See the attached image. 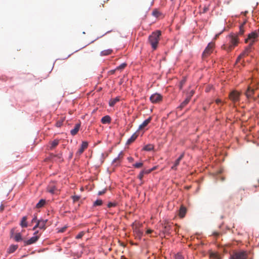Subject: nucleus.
<instances>
[{
  "label": "nucleus",
  "instance_id": "1",
  "mask_svg": "<svg viewBox=\"0 0 259 259\" xmlns=\"http://www.w3.org/2000/svg\"><path fill=\"white\" fill-rule=\"evenodd\" d=\"M161 33L159 30H156L153 32L148 37V43L151 45L153 50H155L157 48L160 36Z\"/></svg>",
  "mask_w": 259,
  "mask_h": 259
},
{
  "label": "nucleus",
  "instance_id": "2",
  "mask_svg": "<svg viewBox=\"0 0 259 259\" xmlns=\"http://www.w3.org/2000/svg\"><path fill=\"white\" fill-rule=\"evenodd\" d=\"M229 44L227 45H223L222 48L228 52L232 50L234 48L237 46L239 40L238 38V35L236 34H231L228 36Z\"/></svg>",
  "mask_w": 259,
  "mask_h": 259
},
{
  "label": "nucleus",
  "instance_id": "3",
  "mask_svg": "<svg viewBox=\"0 0 259 259\" xmlns=\"http://www.w3.org/2000/svg\"><path fill=\"white\" fill-rule=\"evenodd\" d=\"M258 36L257 31H253L248 34L247 38L245 39V42H249V45L252 46Z\"/></svg>",
  "mask_w": 259,
  "mask_h": 259
},
{
  "label": "nucleus",
  "instance_id": "4",
  "mask_svg": "<svg viewBox=\"0 0 259 259\" xmlns=\"http://www.w3.org/2000/svg\"><path fill=\"white\" fill-rule=\"evenodd\" d=\"M247 257L245 251H240L234 252L230 256V259H246Z\"/></svg>",
  "mask_w": 259,
  "mask_h": 259
},
{
  "label": "nucleus",
  "instance_id": "5",
  "mask_svg": "<svg viewBox=\"0 0 259 259\" xmlns=\"http://www.w3.org/2000/svg\"><path fill=\"white\" fill-rule=\"evenodd\" d=\"M214 46V45L212 42H209L208 44L202 55V57L203 59L207 58L211 54V53L212 52Z\"/></svg>",
  "mask_w": 259,
  "mask_h": 259
},
{
  "label": "nucleus",
  "instance_id": "6",
  "mask_svg": "<svg viewBox=\"0 0 259 259\" xmlns=\"http://www.w3.org/2000/svg\"><path fill=\"white\" fill-rule=\"evenodd\" d=\"M240 93L233 91L230 93L229 98L234 103H236L240 101Z\"/></svg>",
  "mask_w": 259,
  "mask_h": 259
},
{
  "label": "nucleus",
  "instance_id": "7",
  "mask_svg": "<svg viewBox=\"0 0 259 259\" xmlns=\"http://www.w3.org/2000/svg\"><path fill=\"white\" fill-rule=\"evenodd\" d=\"M38 233V231L35 232L34 233V236L32 237L31 238H30L29 239H28L27 240H25L24 241V245H30L31 244L35 243L38 240V239H39V238L40 237V234L38 235H37Z\"/></svg>",
  "mask_w": 259,
  "mask_h": 259
},
{
  "label": "nucleus",
  "instance_id": "8",
  "mask_svg": "<svg viewBox=\"0 0 259 259\" xmlns=\"http://www.w3.org/2000/svg\"><path fill=\"white\" fill-rule=\"evenodd\" d=\"M150 100L153 103H158L162 100V96L158 93H155L151 96Z\"/></svg>",
  "mask_w": 259,
  "mask_h": 259
},
{
  "label": "nucleus",
  "instance_id": "9",
  "mask_svg": "<svg viewBox=\"0 0 259 259\" xmlns=\"http://www.w3.org/2000/svg\"><path fill=\"white\" fill-rule=\"evenodd\" d=\"M88 147V143L85 141H83L82 142L80 147L79 148L78 151L76 153V154L78 155H81L85 149H86Z\"/></svg>",
  "mask_w": 259,
  "mask_h": 259
},
{
  "label": "nucleus",
  "instance_id": "10",
  "mask_svg": "<svg viewBox=\"0 0 259 259\" xmlns=\"http://www.w3.org/2000/svg\"><path fill=\"white\" fill-rule=\"evenodd\" d=\"M255 90L253 89H252L250 87H248L247 91H246L245 94L247 98L250 99L253 97V95L254 94Z\"/></svg>",
  "mask_w": 259,
  "mask_h": 259
},
{
  "label": "nucleus",
  "instance_id": "11",
  "mask_svg": "<svg viewBox=\"0 0 259 259\" xmlns=\"http://www.w3.org/2000/svg\"><path fill=\"white\" fill-rule=\"evenodd\" d=\"M251 46L248 45V46L245 48V50L239 56V58H242L245 56H247L252 49Z\"/></svg>",
  "mask_w": 259,
  "mask_h": 259
},
{
  "label": "nucleus",
  "instance_id": "12",
  "mask_svg": "<svg viewBox=\"0 0 259 259\" xmlns=\"http://www.w3.org/2000/svg\"><path fill=\"white\" fill-rule=\"evenodd\" d=\"M184 156V153L181 154L179 157L175 161L174 165L171 167V168L174 170L177 169V166L179 165L180 161L183 158Z\"/></svg>",
  "mask_w": 259,
  "mask_h": 259
},
{
  "label": "nucleus",
  "instance_id": "13",
  "mask_svg": "<svg viewBox=\"0 0 259 259\" xmlns=\"http://www.w3.org/2000/svg\"><path fill=\"white\" fill-rule=\"evenodd\" d=\"M171 224H169L168 223L166 224L165 226L164 227V229L163 230V232L164 233V234H170L171 232Z\"/></svg>",
  "mask_w": 259,
  "mask_h": 259
},
{
  "label": "nucleus",
  "instance_id": "14",
  "mask_svg": "<svg viewBox=\"0 0 259 259\" xmlns=\"http://www.w3.org/2000/svg\"><path fill=\"white\" fill-rule=\"evenodd\" d=\"M152 118L151 117H149L148 119H146L140 125L139 127V130H142L146 127L151 121Z\"/></svg>",
  "mask_w": 259,
  "mask_h": 259
},
{
  "label": "nucleus",
  "instance_id": "15",
  "mask_svg": "<svg viewBox=\"0 0 259 259\" xmlns=\"http://www.w3.org/2000/svg\"><path fill=\"white\" fill-rule=\"evenodd\" d=\"M191 99V97H187V98L181 104V105L178 107V109L182 110L184 107H185L189 102Z\"/></svg>",
  "mask_w": 259,
  "mask_h": 259
},
{
  "label": "nucleus",
  "instance_id": "16",
  "mask_svg": "<svg viewBox=\"0 0 259 259\" xmlns=\"http://www.w3.org/2000/svg\"><path fill=\"white\" fill-rule=\"evenodd\" d=\"M48 220H38V226H39V229L45 230L46 228V224Z\"/></svg>",
  "mask_w": 259,
  "mask_h": 259
},
{
  "label": "nucleus",
  "instance_id": "17",
  "mask_svg": "<svg viewBox=\"0 0 259 259\" xmlns=\"http://www.w3.org/2000/svg\"><path fill=\"white\" fill-rule=\"evenodd\" d=\"M80 127V124L77 123L75 125V127L71 130L70 133L72 136H74L76 135V134L78 133L79 129Z\"/></svg>",
  "mask_w": 259,
  "mask_h": 259
},
{
  "label": "nucleus",
  "instance_id": "18",
  "mask_svg": "<svg viewBox=\"0 0 259 259\" xmlns=\"http://www.w3.org/2000/svg\"><path fill=\"white\" fill-rule=\"evenodd\" d=\"M186 211H187L186 208L185 207H184V206L182 205L179 210V216L181 218H184L185 215Z\"/></svg>",
  "mask_w": 259,
  "mask_h": 259
},
{
  "label": "nucleus",
  "instance_id": "19",
  "mask_svg": "<svg viewBox=\"0 0 259 259\" xmlns=\"http://www.w3.org/2000/svg\"><path fill=\"white\" fill-rule=\"evenodd\" d=\"M111 117L109 115H106L101 119V122L103 124L109 123L111 122Z\"/></svg>",
  "mask_w": 259,
  "mask_h": 259
},
{
  "label": "nucleus",
  "instance_id": "20",
  "mask_svg": "<svg viewBox=\"0 0 259 259\" xmlns=\"http://www.w3.org/2000/svg\"><path fill=\"white\" fill-rule=\"evenodd\" d=\"M120 99L119 97H117L115 98L111 99L109 101V106L111 107H113L117 102H118L119 101Z\"/></svg>",
  "mask_w": 259,
  "mask_h": 259
},
{
  "label": "nucleus",
  "instance_id": "21",
  "mask_svg": "<svg viewBox=\"0 0 259 259\" xmlns=\"http://www.w3.org/2000/svg\"><path fill=\"white\" fill-rule=\"evenodd\" d=\"M56 189L57 188L54 185H49L47 188L48 191L52 194L54 193Z\"/></svg>",
  "mask_w": 259,
  "mask_h": 259
},
{
  "label": "nucleus",
  "instance_id": "22",
  "mask_svg": "<svg viewBox=\"0 0 259 259\" xmlns=\"http://www.w3.org/2000/svg\"><path fill=\"white\" fill-rule=\"evenodd\" d=\"M246 23V21H244L243 24H242L239 27V31L237 35H242L244 34L245 29L244 28V25Z\"/></svg>",
  "mask_w": 259,
  "mask_h": 259
},
{
  "label": "nucleus",
  "instance_id": "23",
  "mask_svg": "<svg viewBox=\"0 0 259 259\" xmlns=\"http://www.w3.org/2000/svg\"><path fill=\"white\" fill-rule=\"evenodd\" d=\"M46 200L45 199H41L39 201V202L36 204V207L37 208H40L42 207L45 204H46Z\"/></svg>",
  "mask_w": 259,
  "mask_h": 259
},
{
  "label": "nucleus",
  "instance_id": "24",
  "mask_svg": "<svg viewBox=\"0 0 259 259\" xmlns=\"http://www.w3.org/2000/svg\"><path fill=\"white\" fill-rule=\"evenodd\" d=\"M27 217L26 216L23 217L22 219L20 225L23 228H26L27 227V223L26 222L27 220Z\"/></svg>",
  "mask_w": 259,
  "mask_h": 259
},
{
  "label": "nucleus",
  "instance_id": "25",
  "mask_svg": "<svg viewBox=\"0 0 259 259\" xmlns=\"http://www.w3.org/2000/svg\"><path fill=\"white\" fill-rule=\"evenodd\" d=\"M113 52L111 49H107L102 51L100 53L101 56H107L111 54Z\"/></svg>",
  "mask_w": 259,
  "mask_h": 259
},
{
  "label": "nucleus",
  "instance_id": "26",
  "mask_svg": "<svg viewBox=\"0 0 259 259\" xmlns=\"http://www.w3.org/2000/svg\"><path fill=\"white\" fill-rule=\"evenodd\" d=\"M138 135L136 134V133L134 134L131 137L128 139L127 141V144H130L131 143L133 142L137 138Z\"/></svg>",
  "mask_w": 259,
  "mask_h": 259
},
{
  "label": "nucleus",
  "instance_id": "27",
  "mask_svg": "<svg viewBox=\"0 0 259 259\" xmlns=\"http://www.w3.org/2000/svg\"><path fill=\"white\" fill-rule=\"evenodd\" d=\"M210 259H221L220 255L215 252H211L210 253Z\"/></svg>",
  "mask_w": 259,
  "mask_h": 259
},
{
  "label": "nucleus",
  "instance_id": "28",
  "mask_svg": "<svg viewBox=\"0 0 259 259\" xmlns=\"http://www.w3.org/2000/svg\"><path fill=\"white\" fill-rule=\"evenodd\" d=\"M17 245H12L10 246L8 252L9 253H13L17 249Z\"/></svg>",
  "mask_w": 259,
  "mask_h": 259
},
{
  "label": "nucleus",
  "instance_id": "29",
  "mask_svg": "<svg viewBox=\"0 0 259 259\" xmlns=\"http://www.w3.org/2000/svg\"><path fill=\"white\" fill-rule=\"evenodd\" d=\"M59 144V140H55L51 143L50 149H53L55 148Z\"/></svg>",
  "mask_w": 259,
  "mask_h": 259
},
{
  "label": "nucleus",
  "instance_id": "30",
  "mask_svg": "<svg viewBox=\"0 0 259 259\" xmlns=\"http://www.w3.org/2000/svg\"><path fill=\"white\" fill-rule=\"evenodd\" d=\"M153 149H154V146L153 145H151V144L147 145L145 146L143 148V149L144 150L147 151H151Z\"/></svg>",
  "mask_w": 259,
  "mask_h": 259
},
{
  "label": "nucleus",
  "instance_id": "31",
  "mask_svg": "<svg viewBox=\"0 0 259 259\" xmlns=\"http://www.w3.org/2000/svg\"><path fill=\"white\" fill-rule=\"evenodd\" d=\"M123 157V154L122 152H120L118 157L115 158L113 161V163H116V162H120V160L121 158H122Z\"/></svg>",
  "mask_w": 259,
  "mask_h": 259
},
{
  "label": "nucleus",
  "instance_id": "32",
  "mask_svg": "<svg viewBox=\"0 0 259 259\" xmlns=\"http://www.w3.org/2000/svg\"><path fill=\"white\" fill-rule=\"evenodd\" d=\"M14 239L17 242L22 240V239L21 234L20 233H16L14 236Z\"/></svg>",
  "mask_w": 259,
  "mask_h": 259
},
{
  "label": "nucleus",
  "instance_id": "33",
  "mask_svg": "<svg viewBox=\"0 0 259 259\" xmlns=\"http://www.w3.org/2000/svg\"><path fill=\"white\" fill-rule=\"evenodd\" d=\"M160 15V13L156 9L152 12V15L155 17H158Z\"/></svg>",
  "mask_w": 259,
  "mask_h": 259
},
{
  "label": "nucleus",
  "instance_id": "34",
  "mask_svg": "<svg viewBox=\"0 0 259 259\" xmlns=\"http://www.w3.org/2000/svg\"><path fill=\"white\" fill-rule=\"evenodd\" d=\"M102 203H103V202H102V200H101V199L97 200L96 201H95L94 202V206H100L102 204Z\"/></svg>",
  "mask_w": 259,
  "mask_h": 259
},
{
  "label": "nucleus",
  "instance_id": "35",
  "mask_svg": "<svg viewBox=\"0 0 259 259\" xmlns=\"http://www.w3.org/2000/svg\"><path fill=\"white\" fill-rule=\"evenodd\" d=\"M71 198L73 200V203H75L76 201H78L80 199V196L77 195L72 196Z\"/></svg>",
  "mask_w": 259,
  "mask_h": 259
},
{
  "label": "nucleus",
  "instance_id": "36",
  "mask_svg": "<svg viewBox=\"0 0 259 259\" xmlns=\"http://www.w3.org/2000/svg\"><path fill=\"white\" fill-rule=\"evenodd\" d=\"M84 235V232L82 231V232H80L78 234H77L76 237H75V238L77 239H80L82 237V236Z\"/></svg>",
  "mask_w": 259,
  "mask_h": 259
},
{
  "label": "nucleus",
  "instance_id": "37",
  "mask_svg": "<svg viewBox=\"0 0 259 259\" xmlns=\"http://www.w3.org/2000/svg\"><path fill=\"white\" fill-rule=\"evenodd\" d=\"M143 163L142 162H138L134 164L133 166L136 168H140L143 166Z\"/></svg>",
  "mask_w": 259,
  "mask_h": 259
},
{
  "label": "nucleus",
  "instance_id": "38",
  "mask_svg": "<svg viewBox=\"0 0 259 259\" xmlns=\"http://www.w3.org/2000/svg\"><path fill=\"white\" fill-rule=\"evenodd\" d=\"M126 66V64L125 63H122L121 65H120L119 66L117 67L116 69L119 70V69H122L125 67Z\"/></svg>",
  "mask_w": 259,
  "mask_h": 259
},
{
  "label": "nucleus",
  "instance_id": "39",
  "mask_svg": "<svg viewBox=\"0 0 259 259\" xmlns=\"http://www.w3.org/2000/svg\"><path fill=\"white\" fill-rule=\"evenodd\" d=\"M142 171L143 173H144L145 175H147L152 171V169H144L142 170Z\"/></svg>",
  "mask_w": 259,
  "mask_h": 259
},
{
  "label": "nucleus",
  "instance_id": "40",
  "mask_svg": "<svg viewBox=\"0 0 259 259\" xmlns=\"http://www.w3.org/2000/svg\"><path fill=\"white\" fill-rule=\"evenodd\" d=\"M185 82H186L185 79H183L181 81L180 86H179L180 90H181L182 89L183 85L185 83Z\"/></svg>",
  "mask_w": 259,
  "mask_h": 259
},
{
  "label": "nucleus",
  "instance_id": "41",
  "mask_svg": "<svg viewBox=\"0 0 259 259\" xmlns=\"http://www.w3.org/2000/svg\"><path fill=\"white\" fill-rule=\"evenodd\" d=\"M144 175H145V174H144V173H143V171H141L140 172V173L139 174V175H138V178H139L141 181H142V179H143V177H144Z\"/></svg>",
  "mask_w": 259,
  "mask_h": 259
},
{
  "label": "nucleus",
  "instance_id": "42",
  "mask_svg": "<svg viewBox=\"0 0 259 259\" xmlns=\"http://www.w3.org/2000/svg\"><path fill=\"white\" fill-rule=\"evenodd\" d=\"M116 204L115 203L109 202L108 203L107 206L108 207H111L115 206Z\"/></svg>",
  "mask_w": 259,
  "mask_h": 259
},
{
  "label": "nucleus",
  "instance_id": "43",
  "mask_svg": "<svg viewBox=\"0 0 259 259\" xmlns=\"http://www.w3.org/2000/svg\"><path fill=\"white\" fill-rule=\"evenodd\" d=\"M176 259H184V257L181 254H177L176 256Z\"/></svg>",
  "mask_w": 259,
  "mask_h": 259
},
{
  "label": "nucleus",
  "instance_id": "44",
  "mask_svg": "<svg viewBox=\"0 0 259 259\" xmlns=\"http://www.w3.org/2000/svg\"><path fill=\"white\" fill-rule=\"evenodd\" d=\"M62 121H58L56 123V125L57 127H61L62 126Z\"/></svg>",
  "mask_w": 259,
  "mask_h": 259
},
{
  "label": "nucleus",
  "instance_id": "45",
  "mask_svg": "<svg viewBox=\"0 0 259 259\" xmlns=\"http://www.w3.org/2000/svg\"><path fill=\"white\" fill-rule=\"evenodd\" d=\"M36 228H39V226H38V220L37 221L36 225L33 227V230H34Z\"/></svg>",
  "mask_w": 259,
  "mask_h": 259
},
{
  "label": "nucleus",
  "instance_id": "46",
  "mask_svg": "<svg viewBox=\"0 0 259 259\" xmlns=\"http://www.w3.org/2000/svg\"><path fill=\"white\" fill-rule=\"evenodd\" d=\"M37 221H38V220H37V218H36V216H35V217L33 218V219H32V223H33V222H36V223H37Z\"/></svg>",
  "mask_w": 259,
  "mask_h": 259
},
{
  "label": "nucleus",
  "instance_id": "47",
  "mask_svg": "<svg viewBox=\"0 0 259 259\" xmlns=\"http://www.w3.org/2000/svg\"><path fill=\"white\" fill-rule=\"evenodd\" d=\"M215 103L217 104H219V103H222V101L220 99H218L215 100Z\"/></svg>",
  "mask_w": 259,
  "mask_h": 259
},
{
  "label": "nucleus",
  "instance_id": "48",
  "mask_svg": "<svg viewBox=\"0 0 259 259\" xmlns=\"http://www.w3.org/2000/svg\"><path fill=\"white\" fill-rule=\"evenodd\" d=\"M152 232H153V230H151V229H148V230H147V231H146V233H147V234H150V233H151Z\"/></svg>",
  "mask_w": 259,
  "mask_h": 259
},
{
  "label": "nucleus",
  "instance_id": "49",
  "mask_svg": "<svg viewBox=\"0 0 259 259\" xmlns=\"http://www.w3.org/2000/svg\"><path fill=\"white\" fill-rule=\"evenodd\" d=\"M105 192V190L103 191H99L98 192V195H101L103 194Z\"/></svg>",
  "mask_w": 259,
  "mask_h": 259
},
{
  "label": "nucleus",
  "instance_id": "50",
  "mask_svg": "<svg viewBox=\"0 0 259 259\" xmlns=\"http://www.w3.org/2000/svg\"><path fill=\"white\" fill-rule=\"evenodd\" d=\"M127 159L128 160V161L130 162H133L134 161L133 158H132L131 157H128Z\"/></svg>",
  "mask_w": 259,
  "mask_h": 259
},
{
  "label": "nucleus",
  "instance_id": "51",
  "mask_svg": "<svg viewBox=\"0 0 259 259\" xmlns=\"http://www.w3.org/2000/svg\"><path fill=\"white\" fill-rule=\"evenodd\" d=\"M194 93V91H193V90H192V91H191V92H190V96H189L188 97H191L193 95Z\"/></svg>",
  "mask_w": 259,
  "mask_h": 259
},
{
  "label": "nucleus",
  "instance_id": "52",
  "mask_svg": "<svg viewBox=\"0 0 259 259\" xmlns=\"http://www.w3.org/2000/svg\"><path fill=\"white\" fill-rule=\"evenodd\" d=\"M4 208V206L3 205H1V207H0V209L1 211H2Z\"/></svg>",
  "mask_w": 259,
  "mask_h": 259
},
{
  "label": "nucleus",
  "instance_id": "53",
  "mask_svg": "<svg viewBox=\"0 0 259 259\" xmlns=\"http://www.w3.org/2000/svg\"><path fill=\"white\" fill-rule=\"evenodd\" d=\"M207 10H208V8H204V9H203V13L206 12Z\"/></svg>",
  "mask_w": 259,
  "mask_h": 259
},
{
  "label": "nucleus",
  "instance_id": "54",
  "mask_svg": "<svg viewBox=\"0 0 259 259\" xmlns=\"http://www.w3.org/2000/svg\"><path fill=\"white\" fill-rule=\"evenodd\" d=\"M213 234L215 236H218L219 235V233H214Z\"/></svg>",
  "mask_w": 259,
  "mask_h": 259
},
{
  "label": "nucleus",
  "instance_id": "55",
  "mask_svg": "<svg viewBox=\"0 0 259 259\" xmlns=\"http://www.w3.org/2000/svg\"><path fill=\"white\" fill-rule=\"evenodd\" d=\"M241 58H239V57H238L237 59V62H238L239 61V60L241 59Z\"/></svg>",
  "mask_w": 259,
  "mask_h": 259
},
{
  "label": "nucleus",
  "instance_id": "56",
  "mask_svg": "<svg viewBox=\"0 0 259 259\" xmlns=\"http://www.w3.org/2000/svg\"><path fill=\"white\" fill-rule=\"evenodd\" d=\"M64 230H65V229H62V230H61V232H64Z\"/></svg>",
  "mask_w": 259,
  "mask_h": 259
},
{
  "label": "nucleus",
  "instance_id": "57",
  "mask_svg": "<svg viewBox=\"0 0 259 259\" xmlns=\"http://www.w3.org/2000/svg\"><path fill=\"white\" fill-rule=\"evenodd\" d=\"M152 169V171H153V170H154L155 169V167H153Z\"/></svg>",
  "mask_w": 259,
  "mask_h": 259
},
{
  "label": "nucleus",
  "instance_id": "58",
  "mask_svg": "<svg viewBox=\"0 0 259 259\" xmlns=\"http://www.w3.org/2000/svg\"><path fill=\"white\" fill-rule=\"evenodd\" d=\"M111 72H112V73H113L114 72V70H112V71H111Z\"/></svg>",
  "mask_w": 259,
  "mask_h": 259
},
{
  "label": "nucleus",
  "instance_id": "59",
  "mask_svg": "<svg viewBox=\"0 0 259 259\" xmlns=\"http://www.w3.org/2000/svg\"><path fill=\"white\" fill-rule=\"evenodd\" d=\"M257 32L258 33V35H259V29H258V30H257Z\"/></svg>",
  "mask_w": 259,
  "mask_h": 259
},
{
  "label": "nucleus",
  "instance_id": "60",
  "mask_svg": "<svg viewBox=\"0 0 259 259\" xmlns=\"http://www.w3.org/2000/svg\"><path fill=\"white\" fill-rule=\"evenodd\" d=\"M175 231L176 232L177 231V229H176V228H175Z\"/></svg>",
  "mask_w": 259,
  "mask_h": 259
}]
</instances>
